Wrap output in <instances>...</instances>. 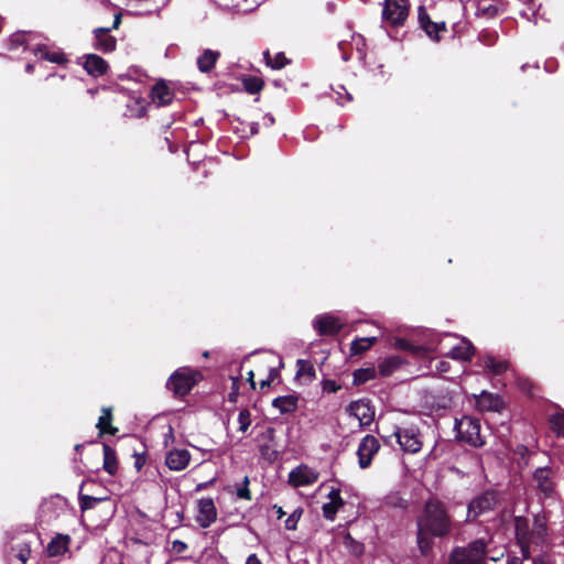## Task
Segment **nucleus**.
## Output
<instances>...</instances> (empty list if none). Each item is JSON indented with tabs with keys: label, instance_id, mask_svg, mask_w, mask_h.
<instances>
[{
	"label": "nucleus",
	"instance_id": "nucleus-1",
	"mask_svg": "<svg viewBox=\"0 0 564 564\" xmlns=\"http://www.w3.org/2000/svg\"><path fill=\"white\" fill-rule=\"evenodd\" d=\"M416 543L422 555H429L434 546V539H443L453 530V519L445 503L431 498L425 501L416 519Z\"/></svg>",
	"mask_w": 564,
	"mask_h": 564
},
{
	"label": "nucleus",
	"instance_id": "nucleus-2",
	"mask_svg": "<svg viewBox=\"0 0 564 564\" xmlns=\"http://www.w3.org/2000/svg\"><path fill=\"white\" fill-rule=\"evenodd\" d=\"M514 533L523 558L531 557V546H541L547 540L549 528L545 514L538 513L533 517V523L527 517L517 516L513 518Z\"/></svg>",
	"mask_w": 564,
	"mask_h": 564
},
{
	"label": "nucleus",
	"instance_id": "nucleus-3",
	"mask_svg": "<svg viewBox=\"0 0 564 564\" xmlns=\"http://www.w3.org/2000/svg\"><path fill=\"white\" fill-rule=\"evenodd\" d=\"M489 554L485 539H477L466 546H455L448 555V564H486Z\"/></svg>",
	"mask_w": 564,
	"mask_h": 564
},
{
	"label": "nucleus",
	"instance_id": "nucleus-4",
	"mask_svg": "<svg viewBox=\"0 0 564 564\" xmlns=\"http://www.w3.org/2000/svg\"><path fill=\"white\" fill-rule=\"evenodd\" d=\"M202 380L203 375L200 371L189 367H181L170 376L166 388L173 392L174 397L184 398Z\"/></svg>",
	"mask_w": 564,
	"mask_h": 564
},
{
	"label": "nucleus",
	"instance_id": "nucleus-5",
	"mask_svg": "<svg viewBox=\"0 0 564 564\" xmlns=\"http://www.w3.org/2000/svg\"><path fill=\"white\" fill-rule=\"evenodd\" d=\"M410 12L409 0H384L382 22L390 28L404 25Z\"/></svg>",
	"mask_w": 564,
	"mask_h": 564
},
{
	"label": "nucleus",
	"instance_id": "nucleus-6",
	"mask_svg": "<svg viewBox=\"0 0 564 564\" xmlns=\"http://www.w3.org/2000/svg\"><path fill=\"white\" fill-rule=\"evenodd\" d=\"M455 429L457 438L469 444L473 447H482L485 441L480 434V422L470 416H463L460 421H456Z\"/></svg>",
	"mask_w": 564,
	"mask_h": 564
},
{
	"label": "nucleus",
	"instance_id": "nucleus-7",
	"mask_svg": "<svg viewBox=\"0 0 564 564\" xmlns=\"http://www.w3.org/2000/svg\"><path fill=\"white\" fill-rule=\"evenodd\" d=\"M498 494L495 490H486L471 499L467 507L469 520H476L480 516L495 510L498 503Z\"/></svg>",
	"mask_w": 564,
	"mask_h": 564
},
{
	"label": "nucleus",
	"instance_id": "nucleus-8",
	"mask_svg": "<svg viewBox=\"0 0 564 564\" xmlns=\"http://www.w3.org/2000/svg\"><path fill=\"white\" fill-rule=\"evenodd\" d=\"M397 443L400 445L404 453L416 454L422 448V441L420 440L419 430L415 427H399L397 426L393 434Z\"/></svg>",
	"mask_w": 564,
	"mask_h": 564
},
{
	"label": "nucleus",
	"instance_id": "nucleus-9",
	"mask_svg": "<svg viewBox=\"0 0 564 564\" xmlns=\"http://www.w3.org/2000/svg\"><path fill=\"white\" fill-rule=\"evenodd\" d=\"M347 411L359 421L360 426H369L375 420V406L369 399H359L349 403Z\"/></svg>",
	"mask_w": 564,
	"mask_h": 564
},
{
	"label": "nucleus",
	"instance_id": "nucleus-10",
	"mask_svg": "<svg viewBox=\"0 0 564 564\" xmlns=\"http://www.w3.org/2000/svg\"><path fill=\"white\" fill-rule=\"evenodd\" d=\"M380 443L373 435H366L359 443L357 449L358 463L360 468H368L371 463L373 456L379 452Z\"/></svg>",
	"mask_w": 564,
	"mask_h": 564
},
{
	"label": "nucleus",
	"instance_id": "nucleus-11",
	"mask_svg": "<svg viewBox=\"0 0 564 564\" xmlns=\"http://www.w3.org/2000/svg\"><path fill=\"white\" fill-rule=\"evenodd\" d=\"M417 18H419L420 26L424 30L426 35L431 40L438 42L442 39L441 33L446 32V22L445 21H432L425 7H423V6L419 7Z\"/></svg>",
	"mask_w": 564,
	"mask_h": 564
},
{
	"label": "nucleus",
	"instance_id": "nucleus-12",
	"mask_svg": "<svg viewBox=\"0 0 564 564\" xmlns=\"http://www.w3.org/2000/svg\"><path fill=\"white\" fill-rule=\"evenodd\" d=\"M313 326L321 336H336L341 332L344 324L338 317L323 314L315 318Z\"/></svg>",
	"mask_w": 564,
	"mask_h": 564
},
{
	"label": "nucleus",
	"instance_id": "nucleus-13",
	"mask_svg": "<svg viewBox=\"0 0 564 564\" xmlns=\"http://www.w3.org/2000/svg\"><path fill=\"white\" fill-rule=\"evenodd\" d=\"M198 514L196 521L200 528H209L217 519V509L212 498H200L197 501Z\"/></svg>",
	"mask_w": 564,
	"mask_h": 564
},
{
	"label": "nucleus",
	"instance_id": "nucleus-14",
	"mask_svg": "<svg viewBox=\"0 0 564 564\" xmlns=\"http://www.w3.org/2000/svg\"><path fill=\"white\" fill-rule=\"evenodd\" d=\"M318 479V473L306 465H300L289 474V482L293 487L313 485Z\"/></svg>",
	"mask_w": 564,
	"mask_h": 564
},
{
	"label": "nucleus",
	"instance_id": "nucleus-15",
	"mask_svg": "<svg viewBox=\"0 0 564 564\" xmlns=\"http://www.w3.org/2000/svg\"><path fill=\"white\" fill-rule=\"evenodd\" d=\"M553 477L554 471L550 467H539L533 473V480L536 484V489L545 497H551L555 490Z\"/></svg>",
	"mask_w": 564,
	"mask_h": 564
},
{
	"label": "nucleus",
	"instance_id": "nucleus-16",
	"mask_svg": "<svg viewBox=\"0 0 564 564\" xmlns=\"http://www.w3.org/2000/svg\"><path fill=\"white\" fill-rule=\"evenodd\" d=\"M476 405L480 411L501 412L505 408V402L499 394L484 390L476 398Z\"/></svg>",
	"mask_w": 564,
	"mask_h": 564
},
{
	"label": "nucleus",
	"instance_id": "nucleus-17",
	"mask_svg": "<svg viewBox=\"0 0 564 564\" xmlns=\"http://www.w3.org/2000/svg\"><path fill=\"white\" fill-rule=\"evenodd\" d=\"M83 67L88 75L96 78L106 75L109 70L107 61L97 54H87Z\"/></svg>",
	"mask_w": 564,
	"mask_h": 564
},
{
	"label": "nucleus",
	"instance_id": "nucleus-18",
	"mask_svg": "<svg viewBox=\"0 0 564 564\" xmlns=\"http://www.w3.org/2000/svg\"><path fill=\"white\" fill-rule=\"evenodd\" d=\"M72 538L68 534L56 533L48 542L45 553L48 557L62 556L69 550Z\"/></svg>",
	"mask_w": 564,
	"mask_h": 564
},
{
	"label": "nucleus",
	"instance_id": "nucleus-19",
	"mask_svg": "<svg viewBox=\"0 0 564 564\" xmlns=\"http://www.w3.org/2000/svg\"><path fill=\"white\" fill-rule=\"evenodd\" d=\"M95 36V48L102 53H110L116 50L117 40L110 34V29L97 28L93 31Z\"/></svg>",
	"mask_w": 564,
	"mask_h": 564
},
{
	"label": "nucleus",
	"instance_id": "nucleus-20",
	"mask_svg": "<svg viewBox=\"0 0 564 564\" xmlns=\"http://www.w3.org/2000/svg\"><path fill=\"white\" fill-rule=\"evenodd\" d=\"M191 462V453L183 448L170 451L165 458V464L171 470L181 471L185 469Z\"/></svg>",
	"mask_w": 564,
	"mask_h": 564
},
{
	"label": "nucleus",
	"instance_id": "nucleus-21",
	"mask_svg": "<svg viewBox=\"0 0 564 564\" xmlns=\"http://www.w3.org/2000/svg\"><path fill=\"white\" fill-rule=\"evenodd\" d=\"M32 52L35 56H39L41 59L57 64V65H66L69 61L67 55L62 51H51L50 47L45 44L36 45Z\"/></svg>",
	"mask_w": 564,
	"mask_h": 564
},
{
	"label": "nucleus",
	"instance_id": "nucleus-22",
	"mask_svg": "<svg viewBox=\"0 0 564 564\" xmlns=\"http://www.w3.org/2000/svg\"><path fill=\"white\" fill-rule=\"evenodd\" d=\"M150 97L158 106H167L173 101L175 93L164 80H160L152 87Z\"/></svg>",
	"mask_w": 564,
	"mask_h": 564
},
{
	"label": "nucleus",
	"instance_id": "nucleus-23",
	"mask_svg": "<svg viewBox=\"0 0 564 564\" xmlns=\"http://www.w3.org/2000/svg\"><path fill=\"white\" fill-rule=\"evenodd\" d=\"M113 413L111 406H104L101 409V415L98 419L96 427L98 429V436L101 437L106 434L117 435L119 429L112 425Z\"/></svg>",
	"mask_w": 564,
	"mask_h": 564
},
{
	"label": "nucleus",
	"instance_id": "nucleus-24",
	"mask_svg": "<svg viewBox=\"0 0 564 564\" xmlns=\"http://www.w3.org/2000/svg\"><path fill=\"white\" fill-rule=\"evenodd\" d=\"M480 366L492 376H500L505 373L509 368L507 360L497 359L492 355H485L479 360Z\"/></svg>",
	"mask_w": 564,
	"mask_h": 564
},
{
	"label": "nucleus",
	"instance_id": "nucleus-25",
	"mask_svg": "<svg viewBox=\"0 0 564 564\" xmlns=\"http://www.w3.org/2000/svg\"><path fill=\"white\" fill-rule=\"evenodd\" d=\"M476 348L474 345L466 339H463L460 345L453 347L446 356L454 360L470 361L475 356Z\"/></svg>",
	"mask_w": 564,
	"mask_h": 564
},
{
	"label": "nucleus",
	"instance_id": "nucleus-26",
	"mask_svg": "<svg viewBox=\"0 0 564 564\" xmlns=\"http://www.w3.org/2000/svg\"><path fill=\"white\" fill-rule=\"evenodd\" d=\"M299 397L296 394L281 395L272 401V406L281 414H291L297 410Z\"/></svg>",
	"mask_w": 564,
	"mask_h": 564
},
{
	"label": "nucleus",
	"instance_id": "nucleus-27",
	"mask_svg": "<svg viewBox=\"0 0 564 564\" xmlns=\"http://www.w3.org/2000/svg\"><path fill=\"white\" fill-rule=\"evenodd\" d=\"M102 451H104V464L102 468L104 470L109 474L110 476H116L118 469H119V462L117 457L116 451L108 444H102Z\"/></svg>",
	"mask_w": 564,
	"mask_h": 564
},
{
	"label": "nucleus",
	"instance_id": "nucleus-28",
	"mask_svg": "<svg viewBox=\"0 0 564 564\" xmlns=\"http://www.w3.org/2000/svg\"><path fill=\"white\" fill-rule=\"evenodd\" d=\"M220 53L213 50H205L197 58V67L202 73H209L216 65Z\"/></svg>",
	"mask_w": 564,
	"mask_h": 564
},
{
	"label": "nucleus",
	"instance_id": "nucleus-29",
	"mask_svg": "<svg viewBox=\"0 0 564 564\" xmlns=\"http://www.w3.org/2000/svg\"><path fill=\"white\" fill-rule=\"evenodd\" d=\"M377 337H357L350 344V356H360L368 351L376 343Z\"/></svg>",
	"mask_w": 564,
	"mask_h": 564
},
{
	"label": "nucleus",
	"instance_id": "nucleus-30",
	"mask_svg": "<svg viewBox=\"0 0 564 564\" xmlns=\"http://www.w3.org/2000/svg\"><path fill=\"white\" fill-rule=\"evenodd\" d=\"M403 359L400 356H391L382 360L378 365V371L382 377L391 376L395 370H398L403 365Z\"/></svg>",
	"mask_w": 564,
	"mask_h": 564
},
{
	"label": "nucleus",
	"instance_id": "nucleus-31",
	"mask_svg": "<svg viewBox=\"0 0 564 564\" xmlns=\"http://www.w3.org/2000/svg\"><path fill=\"white\" fill-rule=\"evenodd\" d=\"M265 64L272 69H282L291 63V59L283 52H279L274 57L271 56L269 50L263 52Z\"/></svg>",
	"mask_w": 564,
	"mask_h": 564
},
{
	"label": "nucleus",
	"instance_id": "nucleus-32",
	"mask_svg": "<svg viewBox=\"0 0 564 564\" xmlns=\"http://www.w3.org/2000/svg\"><path fill=\"white\" fill-rule=\"evenodd\" d=\"M296 378H306L308 382H312L316 378V371L313 364L308 360L299 359L296 361Z\"/></svg>",
	"mask_w": 564,
	"mask_h": 564
},
{
	"label": "nucleus",
	"instance_id": "nucleus-33",
	"mask_svg": "<svg viewBox=\"0 0 564 564\" xmlns=\"http://www.w3.org/2000/svg\"><path fill=\"white\" fill-rule=\"evenodd\" d=\"M377 376V371L375 367H368V368H359L356 369L352 373V384L354 386H361L372 379H375Z\"/></svg>",
	"mask_w": 564,
	"mask_h": 564
},
{
	"label": "nucleus",
	"instance_id": "nucleus-34",
	"mask_svg": "<svg viewBox=\"0 0 564 564\" xmlns=\"http://www.w3.org/2000/svg\"><path fill=\"white\" fill-rule=\"evenodd\" d=\"M284 367V362L282 360V358H278V362L276 365L273 364V361L271 360H261L259 362V366H258V369L260 370V368L262 369H268L269 373H268V378L274 382L275 379H278L280 377V370Z\"/></svg>",
	"mask_w": 564,
	"mask_h": 564
},
{
	"label": "nucleus",
	"instance_id": "nucleus-35",
	"mask_svg": "<svg viewBox=\"0 0 564 564\" xmlns=\"http://www.w3.org/2000/svg\"><path fill=\"white\" fill-rule=\"evenodd\" d=\"M241 82L245 90L250 95L259 94L264 87V80L257 76H246Z\"/></svg>",
	"mask_w": 564,
	"mask_h": 564
},
{
	"label": "nucleus",
	"instance_id": "nucleus-36",
	"mask_svg": "<svg viewBox=\"0 0 564 564\" xmlns=\"http://www.w3.org/2000/svg\"><path fill=\"white\" fill-rule=\"evenodd\" d=\"M551 429L557 436L564 438V411L552 414L549 419Z\"/></svg>",
	"mask_w": 564,
	"mask_h": 564
},
{
	"label": "nucleus",
	"instance_id": "nucleus-37",
	"mask_svg": "<svg viewBox=\"0 0 564 564\" xmlns=\"http://www.w3.org/2000/svg\"><path fill=\"white\" fill-rule=\"evenodd\" d=\"M78 500H79L80 510L83 512H85V511H87L89 509L95 508L97 505L102 502L105 499L104 498H96V497H93V496H89V495L79 494Z\"/></svg>",
	"mask_w": 564,
	"mask_h": 564
},
{
	"label": "nucleus",
	"instance_id": "nucleus-38",
	"mask_svg": "<svg viewBox=\"0 0 564 564\" xmlns=\"http://www.w3.org/2000/svg\"><path fill=\"white\" fill-rule=\"evenodd\" d=\"M26 33L25 32H15L9 39V48L17 50L19 47L26 48Z\"/></svg>",
	"mask_w": 564,
	"mask_h": 564
},
{
	"label": "nucleus",
	"instance_id": "nucleus-39",
	"mask_svg": "<svg viewBox=\"0 0 564 564\" xmlns=\"http://www.w3.org/2000/svg\"><path fill=\"white\" fill-rule=\"evenodd\" d=\"M478 40L486 46H492L498 40V33L494 30L485 29L478 34Z\"/></svg>",
	"mask_w": 564,
	"mask_h": 564
},
{
	"label": "nucleus",
	"instance_id": "nucleus-40",
	"mask_svg": "<svg viewBox=\"0 0 564 564\" xmlns=\"http://www.w3.org/2000/svg\"><path fill=\"white\" fill-rule=\"evenodd\" d=\"M239 431L246 432L251 424V413L248 409H242L238 415Z\"/></svg>",
	"mask_w": 564,
	"mask_h": 564
},
{
	"label": "nucleus",
	"instance_id": "nucleus-41",
	"mask_svg": "<svg viewBox=\"0 0 564 564\" xmlns=\"http://www.w3.org/2000/svg\"><path fill=\"white\" fill-rule=\"evenodd\" d=\"M302 516V510L301 509H296L294 510L289 517L288 519L285 520L284 522V527L286 530H295L296 529V525H297V522L300 520Z\"/></svg>",
	"mask_w": 564,
	"mask_h": 564
},
{
	"label": "nucleus",
	"instance_id": "nucleus-42",
	"mask_svg": "<svg viewBox=\"0 0 564 564\" xmlns=\"http://www.w3.org/2000/svg\"><path fill=\"white\" fill-rule=\"evenodd\" d=\"M406 351L417 358H425L427 357L430 349L423 345H414L410 341V348H408Z\"/></svg>",
	"mask_w": 564,
	"mask_h": 564
},
{
	"label": "nucleus",
	"instance_id": "nucleus-43",
	"mask_svg": "<svg viewBox=\"0 0 564 564\" xmlns=\"http://www.w3.org/2000/svg\"><path fill=\"white\" fill-rule=\"evenodd\" d=\"M497 13H498V8L496 6H492V4L484 6L480 3L477 7V15L494 18L497 15Z\"/></svg>",
	"mask_w": 564,
	"mask_h": 564
},
{
	"label": "nucleus",
	"instance_id": "nucleus-44",
	"mask_svg": "<svg viewBox=\"0 0 564 564\" xmlns=\"http://www.w3.org/2000/svg\"><path fill=\"white\" fill-rule=\"evenodd\" d=\"M237 496H238V498L245 499V500H251L252 499L251 491L249 489V478H248V476H246L245 479H243V486L241 488L237 489Z\"/></svg>",
	"mask_w": 564,
	"mask_h": 564
},
{
	"label": "nucleus",
	"instance_id": "nucleus-45",
	"mask_svg": "<svg viewBox=\"0 0 564 564\" xmlns=\"http://www.w3.org/2000/svg\"><path fill=\"white\" fill-rule=\"evenodd\" d=\"M323 391L329 392V393H336L341 389V386L337 383L335 380L325 379L322 382Z\"/></svg>",
	"mask_w": 564,
	"mask_h": 564
},
{
	"label": "nucleus",
	"instance_id": "nucleus-46",
	"mask_svg": "<svg viewBox=\"0 0 564 564\" xmlns=\"http://www.w3.org/2000/svg\"><path fill=\"white\" fill-rule=\"evenodd\" d=\"M350 542L351 543V552L356 555H360L364 553V544L354 541V539L350 536V534H347L346 536V544Z\"/></svg>",
	"mask_w": 564,
	"mask_h": 564
},
{
	"label": "nucleus",
	"instance_id": "nucleus-47",
	"mask_svg": "<svg viewBox=\"0 0 564 564\" xmlns=\"http://www.w3.org/2000/svg\"><path fill=\"white\" fill-rule=\"evenodd\" d=\"M323 516L327 519V520H334L335 517H336V513L338 512L334 507L333 505H330L329 502L327 503H324L323 506Z\"/></svg>",
	"mask_w": 564,
	"mask_h": 564
},
{
	"label": "nucleus",
	"instance_id": "nucleus-48",
	"mask_svg": "<svg viewBox=\"0 0 564 564\" xmlns=\"http://www.w3.org/2000/svg\"><path fill=\"white\" fill-rule=\"evenodd\" d=\"M389 503H391L393 507H399L401 509H406L409 507L408 500L401 497H390Z\"/></svg>",
	"mask_w": 564,
	"mask_h": 564
},
{
	"label": "nucleus",
	"instance_id": "nucleus-49",
	"mask_svg": "<svg viewBox=\"0 0 564 564\" xmlns=\"http://www.w3.org/2000/svg\"><path fill=\"white\" fill-rule=\"evenodd\" d=\"M503 556H505V551L499 550V549H494V550L489 549V554L487 555V561L489 560L492 562H497V561H500Z\"/></svg>",
	"mask_w": 564,
	"mask_h": 564
},
{
	"label": "nucleus",
	"instance_id": "nucleus-50",
	"mask_svg": "<svg viewBox=\"0 0 564 564\" xmlns=\"http://www.w3.org/2000/svg\"><path fill=\"white\" fill-rule=\"evenodd\" d=\"M519 388L522 392L532 393L533 382L529 379H519Z\"/></svg>",
	"mask_w": 564,
	"mask_h": 564
},
{
	"label": "nucleus",
	"instance_id": "nucleus-51",
	"mask_svg": "<svg viewBox=\"0 0 564 564\" xmlns=\"http://www.w3.org/2000/svg\"><path fill=\"white\" fill-rule=\"evenodd\" d=\"M172 549L176 553H184L187 550V544L181 540H175L172 542Z\"/></svg>",
	"mask_w": 564,
	"mask_h": 564
},
{
	"label": "nucleus",
	"instance_id": "nucleus-52",
	"mask_svg": "<svg viewBox=\"0 0 564 564\" xmlns=\"http://www.w3.org/2000/svg\"><path fill=\"white\" fill-rule=\"evenodd\" d=\"M133 456L135 457L134 467L139 471L145 464V457L143 454H138L137 452L133 453Z\"/></svg>",
	"mask_w": 564,
	"mask_h": 564
},
{
	"label": "nucleus",
	"instance_id": "nucleus-53",
	"mask_svg": "<svg viewBox=\"0 0 564 564\" xmlns=\"http://www.w3.org/2000/svg\"><path fill=\"white\" fill-rule=\"evenodd\" d=\"M328 498L330 501H335L336 503H339V502H344L341 496H340V490L337 489V488H333L329 494H328Z\"/></svg>",
	"mask_w": 564,
	"mask_h": 564
},
{
	"label": "nucleus",
	"instance_id": "nucleus-54",
	"mask_svg": "<svg viewBox=\"0 0 564 564\" xmlns=\"http://www.w3.org/2000/svg\"><path fill=\"white\" fill-rule=\"evenodd\" d=\"M394 346L397 349L406 351V349L410 348V340H408L405 338H397Z\"/></svg>",
	"mask_w": 564,
	"mask_h": 564
},
{
	"label": "nucleus",
	"instance_id": "nucleus-55",
	"mask_svg": "<svg viewBox=\"0 0 564 564\" xmlns=\"http://www.w3.org/2000/svg\"><path fill=\"white\" fill-rule=\"evenodd\" d=\"M215 478L208 480V481H205V482H199L196 485V488H195V491H200V490H204L206 488H208L209 486H212L214 482H215Z\"/></svg>",
	"mask_w": 564,
	"mask_h": 564
},
{
	"label": "nucleus",
	"instance_id": "nucleus-56",
	"mask_svg": "<svg viewBox=\"0 0 564 564\" xmlns=\"http://www.w3.org/2000/svg\"><path fill=\"white\" fill-rule=\"evenodd\" d=\"M532 564H554L553 561H551L547 557L544 556H538L532 560Z\"/></svg>",
	"mask_w": 564,
	"mask_h": 564
},
{
	"label": "nucleus",
	"instance_id": "nucleus-57",
	"mask_svg": "<svg viewBox=\"0 0 564 564\" xmlns=\"http://www.w3.org/2000/svg\"><path fill=\"white\" fill-rule=\"evenodd\" d=\"M449 368H451L449 362L444 361V360L440 361L438 365L436 366V369L440 372H447L449 370Z\"/></svg>",
	"mask_w": 564,
	"mask_h": 564
},
{
	"label": "nucleus",
	"instance_id": "nucleus-58",
	"mask_svg": "<svg viewBox=\"0 0 564 564\" xmlns=\"http://www.w3.org/2000/svg\"><path fill=\"white\" fill-rule=\"evenodd\" d=\"M247 381L250 383L251 389L254 390L257 383L254 381V372H253V370H249L247 372Z\"/></svg>",
	"mask_w": 564,
	"mask_h": 564
},
{
	"label": "nucleus",
	"instance_id": "nucleus-59",
	"mask_svg": "<svg viewBox=\"0 0 564 564\" xmlns=\"http://www.w3.org/2000/svg\"><path fill=\"white\" fill-rule=\"evenodd\" d=\"M245 564H262L257 554H250Z\"/></svg>",
	"mask_w": 564,
	"mask_h": 564
},
{
	"label": "nucleus",
	"instance_id": "nucleus-60",
	"mask_svg": "<svg viewBox=\"0 0 564 564\" xmlns=\"http://www.w3.org/2000/svg\"><path fill=\"white\" fill-rule=\"evenodd\" d=\"M30 553H31L30 549L21 550L18 556L25 564V562L28 561V558L30 556Z\"/></svg>",
	"mask_w": 564,
	"mask_h": 564
},
{
	"label": "nucleus",
	"instance_id": "nucleus-61",
	"mask_svg": "<svg viewBox=\"0 0 564 564\" xmlns=\"http://www.w3.org/2000/svg\"><path fill=\"white\" fill-rule=\"evenodd\" d=\"M263 436L267 437L269 441H273L275 437V430L273 427H267L265 432L263 433Z\"/></svg>",
	"mask_w": 564,
	"mask_h": 564
},
{
	"label": "nucleus",
	"instance_id": "nucleus-62",
	"mask_svg": "<svg viewBox=\"0 0 564 564\" xmlns=\"http://www.w3.org/2000/svg\"><path fill=\"white\" fill-rule=\"evenodd\" d=\"M120 23H121V14H120V13H118V14H116V15H115V20H113V23H112L111 28H109V29H110V31H111L112 29H118V28H119V25H120Z\"/></svg>",
	"mask_w": 564,
	"mask_h": 564
},
{
	"label": "nucleus",
	"instance_id": "nucleus-63",
	"mask_svg": "<svg viewBox=\"0 0 564 564\" xmlns=\"http://www.w3.org/2000/svg\"><path fill=\"white\" fill-rule=\"evenodd\" d=\"M507 564H523L522 558L518 556L508 557Z\"/></svg>",
	"mask_w": 564,
	"mask_h": 564
},
{
	"label": "nucleus",
	"instance_id": "nucleus-64",
	"mask_svg": "<svg viewBox=\"0 0 564 564\" xmlns=\"http://www.w3.org/2000/svg\"><path fill=\"white\" fill-rule=\"evenodd\" d=\"M273 509L275 510V513H276V518H278V519H281V518H283V517L285 516V512H284V510L282 509V507H280V506H276V505H275V506L273 507Z\"/></svg>",
	"mask_w": 564,
	"mask_h": 564
}]
</instances>
